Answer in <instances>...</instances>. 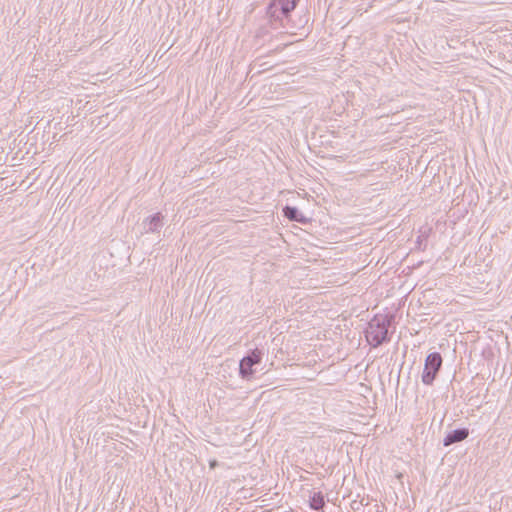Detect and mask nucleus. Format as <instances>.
Instances as JSON below:
<instances>
[{
  "label": "nucleus",
  "instance_id": "1",
  "mask_svg": "<svg viewBox=\"0 0 512 512\" xmlns=\"http://www.w3.org/2000/svg\"><path fill=\"white\" fill-rule=\"evenodd\" d=\"M393 322L390 315H376L368 324L366 329V339L373 347H378L383 343L390 341L389 327Z\"/></svg>",
  "mask_w": 512,
  "mask_h": 512
},
{
  "label": "nucleus",
  "instance_id": "2",
  "mask_svg": "<svg viewBox=\"0 0 512 512\" xmlns=\"http://www.w3.org/2000/svg\"><path fill=\"white\" fill-rule=\"evenodd\" d=\"M299 0H271L266 15L273 29L285 27L290 20V13L296 8Z\"/></svg>",
  "mask_w": 512,
  "mask_h": 512
},
{
  "label": "nucleus",
  "instance_id": "3",
  "mask_svg": "<svg viewBox=\"0 0 512 512\" xmlns=\"http://www.w3.org/2000/svg\"><path fill=\"white\" fill-rule=\"evenodd\" d=\"M263 352L260 349H251L239 362V375L242 379L250 380L254 373V366L261 363Z\"/></svg>",
  "mask_w": 512,
  "mask_h": 512
},
{
  "label": "nucleus",
  "instance_id": "4",
  "mask_svg": "<svg viewBox=\"0 0 512 512\" xmlns=\"http://www.w3.org/2000/svg\"><path fill=\"white\" fill-rule=\"evenodd\" d=\"M442 366V356L438 352L428 354L425 359L424 370L421 376L425 385H432Z\"/></svg>",
  "mask_w": 512,
  "mask_h": 512
},
{
  "label": "nucleus",
  "instance_id": "5",
  "mask_svg": "<svg viewBox=\"0 0 512 512\" xmlns=\"http://www.w3.org/2000/svg\"><path fill=\"white\" fill-rule=\"evenodd\" d=\"M469 436V430L467 428H458L447 433L443 439V445L445 447L453 444L462 442Z\"/></svg>",
  "mask_w": 512,
  "mask_h": 512
},
{
  "label": "nucleus",
  "instance_id": "6",
  "mask_svg": "<svg viewBox=\"0 0 512 512\" xmlns=\"http://www.w3.org/2000/svg\"><path fill=\"white\" fill-rule=\"evenodd\" d=\"M164 216L161 212H157L143 221V226L146 232H158L164 224Z\"/></svg>",
  "mask_w": 512,
  "mask_h": 512
},
{
  "label": "nucleus",
  "instance_id": "7",
  "mask_svg": "<svg viewBox=\"0 0 512 512\" xmlns=\"http://www.w3.org/2000/svg\"><path fill=\"white\" fill-rule=\"evenodd\" d=\"M283 214L290 221H295L301 224H307L309 222V219L304 216L297 207L294 206L286 205L283 208Z\"/></svg>",
  "mask_w": 512,
  "mask_h": 512
},
{
  "label": "nucleus",
  "instance_id": "8",
  "mask_svg": "<svg viewBox=\"0 0 512 512\" xmlns=\"http://www.w3.org/2000/svg\"><path fill=\"white\" fill-rule=\"evenodd\" d=\"M309 505L312 510L322 511L325 506L324 496L321 492H315L310 496Z\"/></svg>",
  "mask_w": 512,
  "mask_h": 512
},
{
  "label": "nucleus",
  "instance_id": "9",
  "mask_svg": "<svg viewBox=\"0 0 512 512\" xmlns=\"http://www.w3.org/2000/svg\"><path fill=\"white\" fill-rule=\"evenodd\" d=\"M216 463H217L216 461L211 462L210 463L211 467H214L216 465Z\"/></svg>",
  "mask_w": 512,
  "mask_h": 512
}]
</instances>
